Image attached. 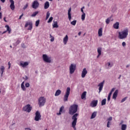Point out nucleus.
<instances>
[{
    "label": "nucleus",
    "mask_w": 130,
    "mask_h": 130,
    "mask_svg": "<svg viewBox=\"0 0 130 130\" xmlns=\"http://www.w3.org/2000/svg\"><path fill=\"white\" fill-rule=\"evenodd\" d=\"M78 111V105L74 104L71 105L69 108V113L72 116V126L75 130L76 129V125H77V121H78V113H76Z\"/></svg>",
    "instance_id": "f257e3e1"
},
{
    "label": "nucleus",
    "mask_w": 130,
    "mask_h": 130,
    "mask_svg": "<svg viewBox=\"0 0 130 130\" xmlns=\"http://www.w3.org/2000/svg\"><path fill=\"white\" fill-rule=\"evenodd\" d=\"M118 34L119 39H125L128 35V29L126 28L122 31L119 32Z\"/></svg>",
    "instance_id": "f03ea898"
},
{
    "label": "nucleus",
    "mask_w": 130,
    "mask_h": 130,
    "mask_svg": "<svg viewBox=\"0 0 130 130\" xmlns=\"http://www.w3.org/2000/svg\"><path fill=\"white\" fill-rule=\"evenodd\" d=\"M46 102V99L44 96H41L38 99V104L39 107H42L45 105V103Z\"/></svg>",
    "instance_id": "7ed1b4c3"
},
{
    "label": "nucleus",
    "mask_w": 130,
    "mask_h": 130,
    "mask_svg": "<svg viewBox=\"0 0 130 130\" xmlns=\"http://www.w3.org/2000/svg\"><path fill=\"white\" fill-rule=\"evenodd\" d=\"M71 93V87H67L66 89V92L63 97L64 102H68V99H69V96H70V93Z\"/></svg>",
    "instance_id": "20e7f679"
},
{
    "label": "nucleus",
    "mask_w": 130,
    "mask_h": 130,
    "mask_svg": "<svg viewBox=\"0 0 130 130\" xmlns=\"http://www.w3.org/2000/svg\"><path fill=\"white\" fill-rule=\"evenodd\" d=\"M42 57L43 60L45 62H47L48 63H50L51 62V57L48 56L47 54H43Z\"/></svg>",
    "instance_id": "39448f33"
},
{
    "label": "nucleus",
    "mask_w": 130,
    "mask_h": 130,
    "mask_svg": "<svg viewBox=\"0 0 130 130\" xmlns=\"http://www.w3.org/2000/svg\"><path fill=\"white\" fill-rule=\"evenodd\" d=\"M31 110H32V107L30 104H27L23 108V111H25V112H28V113L29 112H31Z\"/></svg>",
    "instance_id": "423d86ee"
},
{
    "label": "nucleus",
    "mask_w": 130,
    "mask_h": 130,
    "mask_svg": "<svg viewBox=\"0 0 130 130\" xmlns=\"http://www.w3.org/2000/svg\"><path fill=\"white\" fill-rule=\"evenodd\" d=\"M29 26V27L28 28L27 30H32V28H33V23H32V21H26V23L25 24V28H27Z\"/></svg>",
    "instance_id": "0eeeda50"
},
{
    "label": "nucleus",
    "mask_w": 130,
    "mask_h": 130,
    "mask_svg": "<svg viewBox=\"0 0 130 130\" xmlns=\"http://www.w3.org/2000/svg\"><path fill=\"white\" fill-rule=\"evenodd\" d=\"M76 64H71L69 67L70 70V74L71 75L75 73V71H76Z\"/></svg>",
    "instance_id": "6e6552de"
},
{
    "label": "nucleus",
    "mask_w": 130,
    "mask_h": 130,
    "mask_svg": "<svg viewBox=\"0 0 130 130\" xmlns=\"http://www.w3.org/2000/svg\"><path fill=\"white\" fill-rule=\"evenodd\" d=\"M41 119V115H40V112L39 111H37L36 112V116L35 117V120L36 121H39Z\"/></svg>",
    "instance_id": "1a4fd4ad"
},
{
    "label": "nucleus",
    "mask_w": 130,
    "mask_h": 130,
    "mask_svg": "<svg viewBox=\"0 0 130 130\" xmlns=\"http://www.w3.org/2000/svg\"><path fill=\"white\" fill-rule=\"evenodd\" d=\"M31 7L32 9H38L39 8V3H38V1H35L31 5Z\"/></svg>",
    "instance_id": "9d476101"
},
{
    "label": "nucleus",
    "mask_w": 130,
    "mask_h": 130,
    "mask_svg": "<svg viewBox=\"0 0 130 130\" xmlns=\"http://www.w3.org/2000/svg\"><path fill=\"white\" fill-rule=\"evenodd\" d=\"M104 82L105 81L104 80L103 82H101L100 84L98 85L99 88V93H100L101 91H102V89H103V86H104Z\"/></svg>",
    "instance_id": "9b49d317"
},
{
    "label": "nucleus",
    "mask_w": 130,
    "mask_h": 130,
    "mask_svg": "<svg viewBox=\"0 0 130 130\" xmlns=\"http://www.w3.org/2000/svg\"><path fill=\"white\" fill-rule=\"evenodd\" d=\"M87 74H88V71H87V69H86V68L83 69L81 73V77L85 78Z\"/></svg>",
    "instance_id": "f8f14e48"
},
{
    "label": "nucleus",
    "mask_w": 130,
    "mask_h": 130,
    "mask_svg": "<svg viewBox=\"0 0 130 130\" xmlns=\"http://www.w3.org/2000/svg\"><path fill=\"white\" fill-rule=\"evenodd\" d=\"M27 66H29V62H20V66L22 67V68H26Z\"/></svg>",
    "instance_id": "ddd939ff"
},
{
    "label": "nucleus",
    "mask_w": 130,
    "mask_h": 130,
    "mask_svg": "<svg viewBox=\"0 0 130 130\" xmlns=\"http://www.w3.org/2000/svg\"><path fill=\"white\" fill-rule=\"evenodd\" d=\"M10 3H11L10 8L12 11L15 10V2L14 0H10Z\"/></svg>",
    "instance_id": "4468645a"
},
{
    "label": "nucleus",
    "mask_w": 130,
    "mask_h": 130,
    "mask_svg": "<svg viewBox=\"0 0 130 130\" xmlns=\"http://www.w3.org/2000/svg\"><path fill=\"white\" fill-rule=\"evenodd\" d=\"M98 104V100H93L90 104L91 107H96Z\"/></svg>",
    "instance_id": "2eb2a0df"
},
{
    "label": "nucleus",
    "mask_w": 130,
    "mask_h": 130,
    "mask_svg": "<svg viewBox=\"0 0 130 130\" xmlns=\"http://www.w3.org/2000/svg\"><path fill=\"white\" fill-rule=\"evenodd\" d=\"M117 95H118V90H116L113 94L112 99L116 100V98H117Z\"/></svg>",
    "instance_id": "dca6fc26"
},
{
    "label": "nucleus",
    "mask_w": 130,
    "mask_h": 130,
    "mask_svg": "<svg viewBox=\"0 0 130 130\" xmlns=\"http://www.w3.org/2000/svg\"><path fill=\"white\" fill-rule=\"evenodd\" d=\"M71 12H72V8H70L68 10V18L69 21H71L72 20V14H71Z\"/></svg>",
    "instance_id": "f3484780"
},
{
    "label": "nucleus",
    "mask_w": 130,
    "mask_h": 130,
    "mask_svg": "<svg viewBox=\"0 0 130 130\" xmlns=\"http://www.w3.org/2000/svg\"><path fill=\"white\" fill-rule=\"evenodd\" d=\"M68 41H69V37L68 35H66L63 39V42L65 45L68 43Z\"/></svg>",
    "instance_id": "a211bd4d"
},
{
    "label": "nucleus",
    "mask_w": 130,
    "mask_h": 130,
    "mask_svg": "<svg viewBox=\"0 0 130 130\" xmlns=\"http://www.w3.org/2000/svg\"><path fill=\"white\" fill-rule=\"evenodd\" d=\"M48 8H49V2L48 1H47L44 4V9L45 10H47Z\"/></svg>",
    "instance_id": "6ab92c4d"
},
{
    "label": "nucleus",
    "mask_w": 130,
    "mask_h": 130,
    "mask_svg": "<svg viewBox=\"0 0 130 130\" xmlns=\"http://www.w3.org/2000/svg\"><path fill=\"white\" fill-rule=\"evenodd\" d=\"M113 27L114 29H118V28H119V23L118 22H116L114 24Z\"/></svg>",
    "instance_id": "aec40b11"
},
{
    "label": "nucleus",
    "mask_w": 130,
    "mask_h": 130,
    "mask_svg": "<svg viewBox=\"0 0 130 130\" xmlns=\"http://www.w3.org/2000/svg\"><path fill=\"white\" fill-rule=\"evenodd\" d=\"M5 28H7V30L9 34H11V31H12V29L11 28H10V26L8 25H6L5 26Z\"/></svg>",
    "instance_id": "412c9836"
},
{
    "label": "nucleus",
    "mask_w": 130,
    "mask_h": 130,
    "mask_svg": "<svg viewBox=\"0 0 130 130\" xmlns=\"http://www.w3.org/2000/svg\"><path fill=\"white\" fill-rule=\"evenodd\" d=\"M60 94H61V90H60V89H57L55 93V96H59Z\"/></svg>",
    "instance_id": "4be33fe9"
},
{
    "label": "nucleus",
    "mask_w": 130,
    "mask_h": 130,
    "mask_svg": "<svg viewBox=\"0 0 130 130\" xmlns=\"http://www.w3.org/2000/svg\"><path fill=\"white\" fill-rule=\"evenodd\" d=\"M86 95H87V92L84 91L81 94V99H86Z\"/></svg>",
    "instance_id": "5701e85b"
},
{
    "label": "nucleus",
    "mask_w": 130,
    "mask_h": 130,
    "mask_svg": "<svg viewBox=\"0 0 130 130\" xmlns=\"http://www.w3.org/2000/svg\"><path fill=\"white\" fill-rule=\"evenodd\" d=\"M103 30V28L102 27H101L99 29V31H98V34H99V37H101V36H102L103 34H102V31Z\"/></svg>",
    "instance_id": "b1692460"
},
{
    "label": "nucleus",
    "mask_w": 130,
    "mask_h": 130,
    "mask_svg": "<svg viewBox=\"0 0 130 130\" xmlns=\"http://www.w3.org/2000/svg\"><path fill=\"white\" fill-rule=\"evenodd\" d=\"M96 115H97V112H93L90 117L91 119L95 118V117H96Z\"/></svg>",
    "instance_id": "393cba45"
},
{
    "label": "nucleus",
    "mask_w": 130,
    "mask_h": 130,
    "mask_svg": "<svg viewBox=\"0 0 130 130\" xmlns=\"http://www.w3.org/2000/svg\"><path fill=\"white\" fill-rule=\"evenodd\" d=\"M4 72H5V67L1 66V77H3Z\"/></svg>",
    "instance_id": "a878e982"
},
{
    "label": "nucleus",
    "mask_w": 130,
    "mask_h": 130,
    "mask_svg": "<svg viewBox=\"0 0 130 130\" xmlns=\"http://www.w3.org/2000/svg\"><path fill=\"white\" fill-rule=\"evenodd\" d=\"M64 109V107L61 106L59 109V112L57 114L58 115H60L61 114V112H62V110Z\"/></svg>",
    "instance_id": "bb28decb"
},
{
    "label": "nucleus",
    "mask_w": 130,
    "mask_h": 130,
    "mask_svg": "<svg viewBox=\"0 0 130 130\" xmlns=\"http://www.w3.org/2000/svg\"><path fill=\"white\" fill-rule=\"evenodd\" d=\"M53 28H58V25H57V21H54V24H53Z\"/></svg>",
    "instance_id": "cd10ccee"
},
{
    "label": "nucleus",
    "mask_w": 130,
    "mask_h": 130,
    "mask_svg": "<svg viewBox=\"0 0 130 130\" xmlns=\"http://www.w3.org/2000/svg\"><path fill=\"white\" fill-rule=\"evenodd\" d=\"M85 18H86V13H83L81 15V20L82 21H85Z\"/></svg>",
    "instance_id": "c85d7f7f"
},
{
    "label": "nucleus",
    "mask_w": 130,
    "mask_h": 130,
    "mask_svg": "<svg viewBox=\"0 0 130 130\" xmlns=\"http://www.w3.org/2000/svg\"><path fill=\"white\" fill-rule=\"evenodd\" d=\"M106 104V99H104L102 101L101 105L102 106H103L104 105H105Z\"/></svg>",
    "instance_id": "c756f323"
},
{
    "label": "nucleus",
    "mask_w": 130,
    "mask_h": 130,
    "mask_svg": "<svg viewBox=\"0 0 130 130\" xmlns=\"http://www.w3.org/2000/svg\"><path fill=\"white\" fill-rule=\"evenodd\" d=\"M101 52H102V48H98V54L101 55Z\"/></svg>",
    "instance_id": "7c9ffc66"
},
{
    "label": "nucleus",
    "mask_w": 130,
    "mask_h": 130,
    "mask_svg": "<svg viewBox=\"0 0 130 130\" xmlns=\"http://www.w3.org/2000/svg\"><path fill=\"white\" fill-rule=\"evenodd\" d=\"M39 13V11H36L32 13L31 17H36V15Z\"/></svg>",
    "instance_id": "2f4dec72"
},
{
    "label": "nucleus",
    "mask_w": 130,
    "mask_h": 130,
    "mask_svg": "<svg viewBox=\"0 0 130 130\" xmlns=\"http://www.w3.org/2000/svg\"><path fill=\"white\" fill-rule=\"evenodd\" d=\"M126 124H123L121 125V130H126Z\"/></svg>",
    "instance_id": "473e14b6"
},
{
    "label": "nucleus",
    "mask_w": 130,
    "mask_h": 130,
    "mask_svg": "<svg viewBox=\"0 0 130 130\" xmlns=\"http://www.w3.org/2000/svg\"><path fill=\"white\" fill-rule=\"evenodd\" d=\"M106 65L108 66V67L107 68L108 70H109V69L110 68H112V66H113V65H111V63H110V62H107V63H106Z\"/></svg>",
    "instance_id": "72a5a7b5"
},
{
    "label": "nucleus",
    "mask_w": 130,
    "mask_h": 130,
    "mask_svg": "<svg viewBox=\"0 0 130 130\" xmlns=\"http://www.w3.org/2000/svg\"><path fill=\"white\" fill-rule=\"evenodd\" d=\"M71 24L73 26H76V24H77V20H73L71 22Z\"/></svg>",
    "instance_id": "f704fd0d"
},
{
    "label": "nucleus",
    "mask_w": 130,
    "mask_h": 130,
    "mask_svg": "<svg viewBox=\"0 0 130 130\" xmlns=\"http://www.w3.org/2000/svg\"><path fill=\"white\" fill-rule=\"evenodd\" d=\"M49 16H50V13H49V12H47V15H46V20H47L48 19V18H49Z\"/></svg>",
    "instance_id": "c9c22d12"
},
{
    "label": "nucleus",
    "mask_w": 130,
    "mask_h": 130,
    "mask_svg": "<svg viewBox=\"0 0 130 130\" xmlns=\"http://www.w3.org/2000/svg\"><path fill=\"white\" fill-rule=\"evenodd\" d=\"M52 20H53V17H50L47 22L48 23H51V22H52Z\"/></svg>",
    "instance_id": "e433bc0d"
},
{
    "label": "nucleus",
    "mask_w": 130,
    "mask_h": 130,
    "mask_svg": "<svg viewBox=\"0 0 130 130\" xmlns=\"http://www.w3.org/2000/svg\"><path fill=\"white\" fill-rule=\"evenodd\" d=\"M20 42H21V41L20 40H17L15 44H14L15 46H17V45H18V44H20Z\"/></svg>",
    "instance_id": "4c0bfd02"
},
{
    "label": "nucleus",
    "mask_w": 130,
    "mask_h": 130,
    "mask_svg": "<svg viewBox=\"0 0 130 130\" xmlns=\"http://www.w3.org/2000/svg\"><path fill=\"white\" fill-rule=\"evenodd\" d=\"M40 22V20H38L36 21V27H38V26H39V23Z\"/></svg>",
    "instance_id": "58836bf2"
},
{
    "label": "nucleus",
    "mask_w": 130,
    "mask_h": 130,
    "mask_svg": "<svg viewBox=\"0 0 130 130\" xmlns=\"http://www.w3.org/2000/svg\"><path fill=\"white\" fill-rule=\"evenodd\" d=\"M29 6V4L26 3V5L23 7V10H26L27 8H28V6Z\"/></svg>",
    "instance_id": "ea45409f"
},
{
    "label": "nucleus",
    "mask_w": 130,
    "mask_h": 130,
    "mask_svg": "<svg viewBox=\"0 0 130 130\" xmlns=\"http://www.w3.org/2000/svg\"><path fill=\"white\" fill-rule=\"evenodd\" d=\"M21 87L23 91H26V88L25 87V85H21Z\"/></svg>",
    "instance_id": "a19ab883"
},
{
    "label": "nucleus",
    "mask_w": 130,
    "mask_h": 130,
    "mask_svg": "<svg viewBox=\"0 0 130 130\" xmlns=\"http://www.w3.org/2000/svg\"><path fill=\"white\" fill-rule=\"evenodd\" d=\"M127 99V97H125L122 99V100L121 101V103H123V102H124V101H125Z\"/></svg>",
    "instance_id": "79ce46f5"
},
{
    "label": "nucleus",
    "mask_w": 130,
    "mask_h": 130,
    "mask_svg": "<svg viewBox=\"0 0 130 130\" xmlns=\"http://www.w3.org/2000/svg\"><path fill=\"white\" fill-rule=\"evenodd\" d=\"M110 22V18H107L106 20V24H109V22Z\"/></svg>",
    "instance_id": "37998d69"
},
{
    "label": "nucleus",
    "mask_w": 130,
    "mask_h": 130,
    "mask_svg": "<svg viewBox=\"0 0 130 130\" xmlns=\"http://www.w3.org/2000/svg\"><path fill=\"white\" fill-rule=\"evenodd\" d=\"M25 86L26 88H28V87H30V84L29 83H25Z\"/></svg>",
    "instance_id": "c03bdc74"
},
{
    "label": "nucleus",
    "mask_w": 130,
    "mask_h": 130,
    "mask_svg": "<svg viewBox=\"0 0 130 130\" xmlns=\"http://www.w3.org/2000/svg\"><path fill=\"white\" fill-rule=\"evenodd\" d=\"M110 123H111L110 121H108L107 124V127H110Z\"/></svg>",
    "instance_id": "a18cd8bd"
},
{
    "label": "nucleus",
    "mask_w": 130,
    "mask_h": 130,
    "mask_svg": "<svg viewBox=\"0 0 130 130\" xmlns=\"http://www.w3.org/2000/svg\"><path fill=\"white\" fill-rule=\"evenodd\" d=\"M23 16H24V13H22L20 16L19 18L18 19V20H21L22 19V17H23Z\"/></svg>",
    "instance_id": "49530a36"
},
{
    "label": "nucleus",
    "mask_w": 130,
    "mask_h": 130,
    "mask_svg": "<svg viewBox=\"0 0 130 130\" xmlns=\"http://www.w3.org/2000/svg\"><path fill=\"white\" fill-rule=\"evenodd\" d=\"M122 46H123V47H124L125 46V45H126V43H125V42H122Z\"/></svg>",
    "instance_id": "de8ad7c7"
},
{
    "label": "nucleus",
    "mask_w": 130,
    "mask_h": 130,
    "mask_svg": "<svg viewBox=\"0 0 130 130\" xmlns=\"http://www.w3.org/2000/svg\"><path fill=\"white\" fill-rule=\"evenodd\" d=\"M110 98H111V96L108 95V99H107V101H108V102H109V101H110Z\"/></svg>",
    "instance_id": "09e8293b"
},
{
    "label": "nucleus",
    "mask_w": 130,
    "mask_h": 130,
    "mask_svg": "<svg viewBox=\"0 0 130 130\" xmlns=\"http://www.w3.org/2000/svg\"><path fill=\"white\" fill-rule=\"evenodd\" d=\"M108 121H111V120H112V117H110L108 119Z\"/></svg>",
    "instance_id": "8fccbe9b"
},
{
    "label": "nucleus",
    "mask_w": 130,
    "mask_h": 130,
    "mask_svg": "<svg viewBox=\"0 0 130 130\" xmlns=\"http://www.w3.org/2000/svg\"><path fill=\"white\" fill-rule=\"evenodd\" d=\"M51 42H53L54 41V37H53L52 39L50 40Z\"/></svg>",
    "instance_id": "3c124183"
},
{
    "label": "nucleus",
    "mask_w": 130,
    "mask_h": 130,
    "mask_svg": "<svg viewBox=\"0 0 130 130\" xmlns=\"http://www.w3.org/2000/svg\"><path fill=\"white\" fill-rule=\"evenodd\" d=\"M8 65L9 66L8 69H10V68H11V63L9 62Z\"/></svg>",
    "instance_id": "603ef678"
},
{
    "label": "nucleus",
    "mask_w": 130,
    "mask_h": 130,
    "mask_svg": "<svg viewBox=\"0 0 130 130\" xmlns=\"http://www.w3.org/2000/svg\"><path fill=\"white\" fill-rule=\"evenodd\" d=\"M3 17V14L2 13V12H0V19H2Z\"/></svg>",
    "instance_id": "864d4df0"
},
{
    "label": "nucleus",
    "mask_w": 130,
    "mask_h": 130,
    "mask_svg": "<svg viewBox=\"0 0 130 130\" xmlns=\"http://www.w3.org/2000/svg\"><path fill=\"white\" fill-rule=\"evenodd\" d=\"M115 90V88H112L111 90V92L112 93L113 92H114V90Z\"/></svg>",
    "instance_id": "5fc2aeb1"
},
{
    "label": "nucleus",
    "mask_w": 130,
    "mask_h": 130,
    "mask_svg": "<svg viewBox=\"0 0 130 130\" xmlns=\"http://www.w3.org/2000/svg\"><path fill=\"white\" fill-rule=\"evenodd\" d=\"M111 95H112V92L110 91V92L108 94V96H111Z\"/></svg>",
    "instance_id": "6e6d98bb"
},
{
    "label": "nucleus",
    "mask_w": 130,
    "mask_h": 130,
    "mask_svg": "<svg viewBox=\"0 0 130 130\" xmlns=\"http://www.w3.org/2000/svg\"><path fill=\"white\" fill-rule=\"evenodd\" d=\"M81 12L82 13V14H84V9L81 8Z\"/></svg>",
    "instance_id": "4d7b16f0"
},
{
    "label": "nucleus",
    "mask_w": 130,
    "mask_h": 130,
    "mask_svg": "<svg viewBox=\"0 0 130 130\" xmlns=\"http://www.w3.org/2000/svg\"><path fill=\"white\" fill-rule=\"evenodd\" d=\"M24 80H25V81L27 80H28V77H27V76H25Z\"/></svg>",
    "instance_id": "13d9d810"
},
{
    "label": "nucleus",
    "mask_w": 130,
    "mask_h": 130,
    "mask_svg": "<svg viewBox=\"0 0 130 130\" xmlns=\"http://www.w3.org/2000/svg\"><path fill=\"white\" fill-rule=\"evenodd\" d=\"M81 34H82V32L80 31L78 32L79 36H80L81 35Z\"/></svg>",
    "instance_id": "bf43d9fd"
},
{
    "label": "nucleus",
    "mask_w": 130,
    "mask_h": 130,
    "mask_svg": "<svg viewBox=\"0 0 130 130\" xmlns=\"http://www.w3.org/2000/svg\"><path fill=\"white\" fill-rule=\"evenodd\" d=\"M25 130H26V129L30 130V129H31V128H25Z\"/></svg>",
    "instance_id": "052dcab7"
},
{
    "label": "nucleus",
    "mask_w": 130,
    "mask_h": 130,
    "mask_svg": "<svg viewBox=\"0 0 130 130\" xmlns=\"http://www.w3.org/2000/svg\"><path fill=\"white\" fill-rule=\"evenodd\" d=\"M7 31L6 30V31H4V32L2 33V34H5V33H7Z\"/></svg>",
    "instance_id": "680f3d73"
},
{
    "label": "nucleus",
    "mask_w": 130,
    "mask_h": 130,
    "mask_svg": "<svg viewBox=\"0 0 130 130\" xmlns=\"http://www.w3.org/2000/svg\"><path fill=\"white\" fill-rule=\"evenodd\" d=\"M2 3H5L6 2V0H1Z\"/></svg>",
    "instance_id": "e2e57ef3"
},
{
    "label": "nucleus",
    "mask_w": 130,
    "mask_h": 130,
    "mask_svg": "<svg viewBox=\"0 0 130 130\" xmlns=\"http://www.w3.org/2000/svg\"><path fill=\"white\" fill-rule=\"evenodd\" d=\"M4 21H5V22H7L6 20V17L4 18Z\"/></svg>",
    "instance_id": "0e129e2a"
},
{
    "label": "nucleus",
    "mask_w": 130,
    "mask_h": 130,
    "mask_svg": "<svg viewBox=\"0 0 130 130\" xmlns=\"http://www.w3.org/2000/svg\"><path fill=\"white\" fill-rule=\"evenodd\" d=\"M121 78V75H120L119 76V77H118V79H120Z\"/></svg>",
    "instance_id": "69168bd1"
},
{
    "label": "nucleus",
    "mask_w": 130,
    "mask_h": 130,
    "mask_svg": "<svg viewBox=\"0 0 130 130\" xmlns=\"http://www.w3.org/2000/svg\"><path fill=\"white\" fill-rule=\"evenodd\" d=\"M24 83H25V82H24V81L22 82L21 85H24Z\"/></svg>",
    "instance_id": "338daca9"
},
{
    "label": "nucleus",
    "mask_w": 130,
    "mask_h": 130,
    "mask_svg": "<svg viewBox=\"0 0 130 130\" xmlns=\"http://www.w3.org/2000/svg\"><path fill=\"white\" fill-rule=\"evenodd\" d=\"M100 55H100L99 54H98V55L97 56V58H98V57H99V56H100Z\"/></svg>",
    "instance_id": "774afa93"
}]
</instances>
